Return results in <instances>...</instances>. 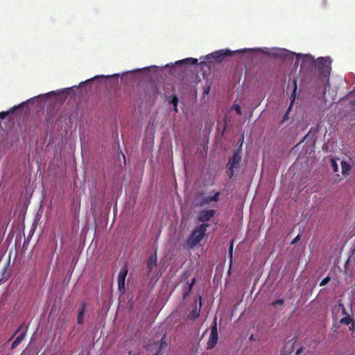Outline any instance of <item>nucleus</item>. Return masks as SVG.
I'll use <instances>...</instances> for the list:
<instances>
[{"mask_svg": "<svg viewBox=\"0 0 355 355\" xmlns=\"http://www.w3.org/2000/svg\"><path fill=\"white\" fill-rule=\"evenodd\" d=\"M352 321V320L350 318V316L349 315H347L345 317L343 318L340 320V322L341 324L348 325V324H349L351 323Z\"/></svg>", "mask_w": 355, "mask_h": 355, "instance_id": "aec40b11", "label": "nucleus"}, {"mask_svg": "<svg viewBox=\"0 0 355 355\" xmlns=\"http://www.w3.org/2000/svg\"><path fill=\"white\" fill-rule=\"evenodd\" d=\"M171 103L174 105L175 110L177 111L176 107L178 103V98L175 95L173 96Z\"/></svg>", "mask_w": 355, "mask_h": 355, "instance_id": "5701e85b", "label": "nucleus"}, {"mask_svg": "<svg viewBox=\"0 0 355 355\" xmlns=\"http://www.w3.org/2000/svg\"><path fill=\"white\" fill-rule=\"evenodd\" d=\"M69 88H67V89H64L62 92V93H64V98L63 100H65L67 98V94H69Z\"/></svg>", "mask_w": 355, "mask_h": 355, "instance_id": "c756f323", "label": "nucleus"}, {"mask_svg": "<svg viewBox=\"0 0 355 355\" xmlns=\"http://www.w3.org/2000/svg\"><path fill=\"white\" fill-rule=\"evenodd\" d=\"M303 351V349L302 348H300L297 350L296 352V355H298L300 354Z\"/></svg>", "mask_w": 355, "mask_h": 355, "instance_id": "f704fd0d", "label": "nucleus"}, {"mask_svg": "<svg viewBox=\"0 0 355 355\" xmlns=\"http://www.w3.org/2000/svg\"><path fill=\"white\" fill-rule=\"evenodd\" d=\"M268 55L272 58L284 59L288 55V50L285 49H272L268 53Z\"/></svg>", "mask_w": 355, "mask_h": 355, "instance_id": "1a4fd4ad", "label": "nucleus"}, {"mask_svg": "<svg viewBox=\"0 0 355 355\" xmlns=\"http://www.w3.org/2000/svg\"><path fill=\"white\" fill-rule=\"evenodd\" d=\"M293 64L296 69L300 66V71L317 74V87L321 89L322 101L326 103V92L329 88V76L331 71V62L328 58H319L317 60L311 55H301L290 51V64Z\"/></svg>", "mask_w": 355, "mask_h": 355, "instance_id": "f257e3e1", "label": "nucleus"}, {"mask_svg": "<svg viewBox=\"0 0 355 355\" xmlns=\"http://www.w3.org/2000/svg\"><path fill=\"white\" fill-rule=\"evenodd\" d=\"M331 166L334 172L338 171V165L337 164L336 159L334 158L330 159Z\"/></svg>", "mask_w": 355, "mask_h": 355, "instance_id": "a211bd4d", "label": "nucleus"}, {"mask_svg": "<svg viewBox=\"0 0 355 355\" xmlns=\"http://www.w3.org/2000/svg\"><path fill=\"white\" fill-rule=\"evenodd\" d=\"M165 336H164L161 340L160 347H166L167 346L166 343L164 341Z\"/></svg>", "mask_w": 355, "mask_h": 355, "instance_id": "c85d7f7f", "label": "nucleus"}, {"mask_svg": "<svg viewBox=\"0 0 355 355\" xmlns=\"http://www.w3.org/2000/svg\"><path fill=\"white\" fill-rule=\"evenodd\" d=\"M105 78V76H103V75L102 76H95L94 77H93V78H92L90 79H88V80H85L84 82H82L81 83H80V85L81 86V85H83L85 84L89 83L91 81H92L94 79H96V78Z\"/></svg>", "mask_w": 355, "mask_h": 355, "instance_id": "4be33fe9", "label": "nucleus"}, {"mask_svg": "<svg viewBox=\"0 0 355 355\" xmlns=\"http://www.w3.org/2000/svg\"><path fill=\"white\" fill-rule=\"evenodd\" d=\"M243 51V50H239L236 51H232L228 49L220 50L208 54L206 56V59L208 60H214L216 62H221L225 57L232 56L236 53H240Z\"/></svg>", "mask_w": 355, "mask_h": 355, "instance_id": "20e7f679", "label": "nucleus"}, {"mask_svg": "<svg viewBox=\"0 0 355 355\" xmlns=\"http://www.w3.org/2000/svg\"><path fill=\"white\" fill-rule=\"evenodd\" d=\"M195 283H196V278H193L190 283L187 282V285H186L183 287L182 294H183L184 299H185L189 295Z\"/></svg>", "mask_w": 355, "mask_h": 355, "instance_id": "4468645a", "label": "nucleus"}, {"mask_svg": "<svg viewBox=\"0 0 355 355\" xmlns=\"http://www.w3.org/2000/svg\"><path fill=\"white\" fill-rule=\"evenodd\" d=\"M288 119V109H287V110L286 111V112H285V114L284 115V118H283L282 121H281V123H283L284 122H285Z\"/></svg>", "mask_w": 355, "mask_h": 355, "instance_id": "cd10ccee", "label": "nucleus"}, {"mask_svg": "<svg viewBox=\"0 0 355 355\" xmlns=\"http://www.w3.org/2000/svg\"><path fill=\"white\" fill-rule=\"evenodd\" d=\"M218 340V329H217V323H216V318H215L214 323L211 327V333L209 336V338L207 342V349H211L216 345Z\"/></svg>", "mask_w": 355, "mask_h": 355, "instance_id": "423d86ee", "label": "nucleus"}, {"mask_svg": "<svg viewBox=\"0 0 355 355\" xmlns=\"http://www.w3.org/2000/svg\"><path fill=\"white\" fill-rule=\"evenodd\" d=\"M330 281V277L329 276L324 277V279H322V281L320 282V286H324L325 284H327Z\"/></svg>", "mask_w": 355, "mask_h": 355, "instance_id": "a878e982", "label": "nucleus"}, {"mask_svg": "<svg viewBox=\"0 0 355 355\" xmlns=\"http://www.w3.org/2000/svg\"><path fill=\"white\" fill-rule=\"evenodd\" d=\"M300 238V236L298 234L291 243L290 244H295Z\"/></svg>", "mask_w": 355, "mask_h": 355, "instance_id": "7c9ffc66", "label": "nucleus"}, {"mask_svg": "<svg viewBox=\"0 0 355 355\" xmlns=\"http://www.w3.org/2000/svg\"><path fill=\"white\" fill-rule=\"evenodd\" d=\"M195 301L196 302L198 301V302H199V310H200L201 307H202V297H201V295L199 293L197 294L195 296Z\"/></svg>", "mask_w": 355, "mask_h": 355, "instance_id": "b1692460", "label": "nucleus"}, {"mask_svg": "<svg viewBox=\"0 0 355 355\" xmlns=\"http://www.w3.org/2000/svg\"><path fill=\"white\" fill-rule=\"evenodd\" d=\"M198 60L196 58H186V59L178 61V62H176V64H188L190 65H196L198 64Z\"/></svg>", "mask_w": 355, "mask_h": 355, "instance_id": "dca6fc26", "label": "nucleus"}, {"mask_svg": "<svg viewBox=\"0 0 355 355\" xmlns=\"http://www.w3.org/2000/svg\"><path fill=\"white\" fill-rule=\"evenodd\" d=\"M209 92V87L204 90L203 94H208Z\"/></svg>", "mask_w": 355, "mask_h": 355, "instance_id": "72a5a7b5", "label": "nucleus"}, {"mask_svg": "<svg viewBox=\"0 0 355 355\" xmlns=\"http://www.w3.org/2000/svg\"><path fill=\"white\" fill-rule=\"evenodd\" d=\"M343 313L346 314V311H345V309H343Z\"/></svg>", "mask_w": 355, "mask_h": 355, "instance_id": "ea45409f", "label": "nucleus"}, {"mask_svg": "<svg viewBox=\"0 0 355 355\" xmlns=\"http://www.w3.org/2000/svg\"><path fill=\"white\" fill-rule=\"evenodd\" d=\"M28 325H24V324H22L17 328L16 331L13 334L10 339L13 338L17 334L20 333V334L15 338V340L12 343V349H15L24 339L28 331Z\"/></svg>", "mask_w": 355, "mask_h": 355, "instance_id": "39448f33", "label": "nucleus"}, {"mask_svg": "<svg viewBox=\"0 0 355 355\" xmlns=\"http://www.w3.org/2000/svg\"><path fill=\"white\" fill-rule=\"evenodd\" d=\"M24 104H25V103H22L21 104H19L18 105L13 106L7 112H4V111L1 112H0V119H4L9 114L14 113L17 109L23 108Z\"/></svg>", "mask_w": 355, "mask_h": 355, "instance_id": "ddd939ff", "label": "nucleus"}, {"mask_svg": "<svg viewBox=\"0 0 355 355\" xmlns=\"http://www.w3.org/2000/svg\"><path fill=\"white\" fill-rule=\"evenodd\" d=\"M241 161V148L234 149L233 150V155L229 158L228 163L226 166V173L230 178H232L234 175L236 171L239 170Z\"/></svg>", "mask_w": 355, "mask_h": 355, "instance_id": "7ed1b4c3", "label": "nucleus"}, {"mask_svg": "<svg viewBox=\"0 0 355 355\" xmlns=\"http://www.w3.org/2000/svg\"><path fill=\"white\" fill-rule=\"evenodd\" d=\"M128 272V267L126 266H123V267L121 268L120 271L118 275V277H117L118 289L122 293H124L125 291V277L127 276Z\"/></svg>", "mask_w": 355, "mask_h": 355, "instance_id": "0eeeda50", "label": "nucleus"}, {"mask_svg": "<svg viewBox=\"0 0 355 355\" xmlns=\"http://www.w3.org/2000/svg\"><path fill=\"white\" fill-rule=\"evenodd\" d=\"M341 169H342V173L344 175H348L349 174V172L352 169V166L349 163L343 160L340 162Z\"/></svg>", "mask_w": 355, "mask_h": 355, "instance_id": "2eb2a0df", "label": "nucleus"}, {"mask_svg": "<svg viewBox=\"0 0 355 355\" xmlns=\"http://www.w3.org/2000/svg\"><path fill=\"white\" fill-rule=\"evenodd\" d=\"M216 214L215 209H204L199 211L198 220L202 223H208Z\"/></svg>", "mask_w": 355, "mask_h": 355, "instance_id": "6e6552de", "label": "nucleus"}, {"mask_svg": "<svg viewBox=\"0 0 355 355\" xmlns=\"http://www.w3.org/2000/svg\"><path fill=\"white\" fill-rule=\"evenodd\" d=\"M200 310H199V309H197V307L196 308L195 310H193V312H192L193 318H194V319L198 318L200 315Z\"/></svg>", "mask_w": 355, "mask_h": 355, "instance_id": "393cba45", "label": "nucleus"}, {"mask_svg": "<svg viewBox=\"0 0 355 355\" xmlns=\"http://www.w3.org/2000/svg\"><path fill=\"white\" fill-rule=\"evenodd\" d=\"M211 203L209 196H205L204 193H200L195 199V207H204Z\"/></svg>", "mask_w": 355, "mask_h": 355, "instance_id": "9d476101", "label": "nucleus"}, {"mask_svg": "<svg viewBox=\"0 0 355 355\" xmlns=\"http://www.w3.org/2000/svg\"><path fill=\"white\" fill-rule=\"evenodd\" d=\"M228 258L230 259V266H231L233 260V241H232L228 250Z\"/></svg>", "mask_w": 355, "mask_h": 355, "instance_id": "6ab92c4d", "label": "nucleus"}, {"mask_svg": "<svg viewBox=\"0 0 355 355\" xmlns=\"http://www.w3.org/2000/svg\"><path fill=\"white\" fill-rule=\"evenodd\" d=\"M243 139H244L243 136H242V137H241V138L240 139L241 145H240V146H239V148H241H241H242V144H243Z\"/></svg>", "mask_w": 355, "mask_h": 355, "instance_id": "473e14b6", "label": "nucleus"}, {"mask_svg": "<svg viewBox=\"0 0 355 355\" xmlns=\"http://www.w3.org/2000/svg\"><path fill=\"white\" fill-rule=\"evenodd\" d=\"M157 266V253L151 255L146 261L147 275L149 276L153 268Z\"/></svg>", "mask_w": 355, "mask_h": 355, "instance_id": "9b49d317", "label": "nucleus"}, {"mask_svg": "<svg viewBox=\"0 0 355 355\" xmlns=\"http://www.w3.org/2000/svg\"><path fill=\"white\" fill-rule=\"evenodd\" d=\"M284 305V299L281 298L278 299L271 303H270V306L275 307L278 310H282Z\"/></svg>", "mask_w": 355, "mask_h": 355, "instance_id": "f3484780", "label": "nucleus"}, {"mask_svg": "<svg viewBox=\"0 0 355 355\" xmlns=\"http://www.w3.org/2000/svg\"><path fill=\"white\" fill-rule=\"evenodd\" d=\"M49 95H56L57 93L55 92H51L49 93Z\"/></svg>", "mask_w": 355, "mask_h": 355, "instance_id": "e433bc0d", "label": "nucleus"}, {"mask_svg": "<svg viewBox=\"0 0 355 355\" xmlns=\"http://www.w3.org/2000/svg\"><path fill=\"white\" fill-rule=\"evenodd\" d=\"M292 105H293V102H291V103H290V106H289L290 110H291V108H292Z\"/></svg>", "mask_w": 355, "mask_h": 355, "instance_id": "58836bf2", "label": "nucleus"}, {"mask_svg": "<svg viewBox=\"0 0 355 355\" xmlns=\"http://www.w3.org/2000/svg\"><path fill=\"white\" fill-rule=\"evenodd\" d=\"M294 85H295V87H294V90H293V92L292 95H293L294 93H295V91H296V89H297V86H296V83H295V81H294Z\"/></svg>", "mask_w": 355, "mask_h": 355, "instance_id": "c9c22d12", "label": "nucleus"}, {"mask_svg": "<svg viewBox=\"0 0 355 355\" xmlns=\"http://www.w3.org/2000/svg\"><path fill=\"white\" fill-rule=\"evenodd\" d=\"M234 110L237 114H241V108L239 105H234Z\"/></svg>", "mask_w": 355, "mask_h": 355, "instance_id": "bb28decb", "label": "nucleus"}, {"mask_svg": "<svg viewBox=\"0 0 355 355\" xmlns=\"http://www.w3.org/2000/svg\"><path fill=\"white\" fill-rule=\"evenodd\" d=\"M355 96V89H354V91H352V92H349V93L348 94V96H349V97H351V96Z\"/></svg>", "mask_w": 355, "mask_h": 355, "instance_id": "2f4dec72", "label": "nucleus"}, {"mask_svg": "<svg viewBox=\"0 0 355 355\" xmlns=\"http://www.w3.org/2000/svg\"><path fill=\"white\" fill-rule=\"evenodd\" d=\"M220 193L219 191L216 192L213 196H209V200L211 202H218L219 200V196Z\"/></svg>", "mask_w": 355, "mask_h": 355, "instance_id": "412c9836", "label": "nucleus"}, {"mask_svg": "<svg viewBox=\"0 0 355 355\" xmlns=\"http://www.w3.org/2000/svg\"><path fill=\"white\" fill-rule=\"evenodd\" d=\"M87 303L83 302L78 309L77 322L79 324H83L85 322V313L86 311Z\"/></svg>", "mask_w": 355, "mask_h": 355, "instance_id": "f8f14e48", "label": "nucleus"}, {"mask_svg": "<svg viewBox=\"0 0 355 355\" xmlns=\"http://www.w3.org/2000/svg\"><path fill=\"white\" fill-rule=\"evenodd\" d=\"M284 348H286V346H284ZM285 349H284L282 352H281V355H285V352H284Z\"/></svg>", "mask_w": 355, "mask_h": 355, "instance_id": "4c0bfd02", "label": "nucleus"}, {"mask_svg": "<svg viewBox=\"0 0 355 355\" xmlns=\"http://www.w3.org/2000/svg\"><path fill=\"white\" fill-rule=\"evenodd\" d=\"M209 226V223H202L196 226L187 239V247L190 249L195 248L204 238Z\"/></svg>", "mask_w": 355, "mask_h": 355, "instance_id": "f03ea898", "label": "nucleus"}]
</instances>
